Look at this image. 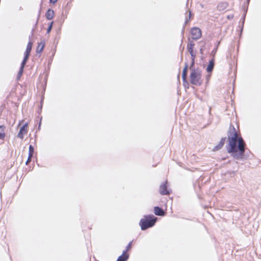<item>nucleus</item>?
Here are the masks:
<instances>
[{
    "mask_svg": "<svg viewBox=\"0 0 261 261\" xmlns=\"http://www.w3.org/2000/svg\"><path fill=\"white\" fill-rule=\"evenodd\" d=\"M191 34L192 39L197 40L201 36V31L198 28L193 27L191 29Z\"/></svg>",
    "mask_w": 261,
    "mask_h": 261,
    "instance_id": "nucleus-5",
    "label": "nucleus"
},
{
    "mask_svg": "<svg viewBox=\"0 0 261 261\" xmlns=\"http://www.w3.org/2000/svg\"><path fill=\"white\" fill-rule=\"evenodd\" d=\"M250 1V0H247V6L249 5Z\"/></svg>",
    "mask_w": 261,
    "mask_h": 261,
    "instance_id": "nucleus-34",
    "label": "nucleus"
},
{
    "mask_svg": "<svg viewBox=\"0 0 261 261\" xmlns=\"http://www.w3.org/2000/svg\"><path fill=\"white\" fill-rule=\"evenodd\" d=\"M219 44H220V41L217 42V45H216L215 47L213 49V50L211 53V56H212V57L213 58H215V56L217 51V49H218V46H219Z\"/></svg>",
    "mask_w": 261,
    "mask_h": 261,
    "instance_id": "nucleus-16",
    "label": "nucleus"
},
{
    "mask_svg": "<svg viewBox=\"0 0 261 261\" xmlns=\"http://www.w3.org/2000/svg\"><path fill=\"white\" fill-rule=\"evenodd\" d=\"M32 156H30V155H29L28 160H27V161L25 162V164L26 165H28L29 163L31 161Z\"/></svg>",
    "mask_w": 261,
    "mask_h": 261,
    "instance_id": "nucleus-27",
    "label": "nucleus"
},
{
    "mask_svg": "<svg viewBox=\"0 0 261 261\" xmlns=\"http://www.w3.org/2000/svg\"><path fill=\"white\" fill-rule=\"evenodd\" d=\"M203 46H201V48H200V53L202 55L203 54V50H204V48H203Z\"/></svg>",
    "mask_w": 261,
    "mask_h": 261,
    "instance_id": "nucleus-31",
    "label": "nucleus"
},
{
    "mask_svg": "<svg viewBox=\"0 0 261 261\" xmlns=\"http://www.w3.org/2000/svg\"><path fill=\"white\" fill-rule=\"evenodd\" d=\"M24 67V66H22L21 65L19 72H18L17 76V79H19L22 75L23 72Z\"/></svg>",
    "mask_w": 261,
    "mask_h": 261,
    "instance_id": "nucleus-18",
    "label": "nucleus"
},
{
    "mask_svg": "<svg viewBox=\"0 0 261 261\" xmlns=\"http://www.w3.org/2000/svg\"><path fill=\"white\" fill-rule=\"evenodd\" d=\"M40 125H41V121H40V122H39V127L40 126Z\"/></svg>",
    "mask_w": 261,
    "mask_h": 261,
    "instance_id": "nucleus-36",
    "label": "nucleus"
},
{
    "mask_svg": "<svg viewBox=\"0 0 261 261\" xmlns=\"http://www.w3.org/2000/svg\"><path fill=\"white\" fill-rule=\"evenodd\" d=\"M190 54V55L191 56L192 60H195V57H196V55L194 53H191Z\"/></svg>",
    "mask_w": 261,
    "mask_h": 261,
    "instance_id": "nucleus-28",
    "label": "nucleus"
},
{
    "mask_svg": "<svg viewBox=\"0 0 261 261\" xmlns=\"http://www.w3.org/2000/svg\"><path fill=\"white\" fill-rule=\"evenodd\" d=\"M215 65V58H212V59L209 61L208 64L206 67V71L208 73H211Z\"/></svg>",
    "mask_w": 261,
    "mask_h": 261,
    "instance_id": "nucleus-9",
    "label": "nucleus"
},
{
    "mask_svg": "<svg viewBox=\"0 0 261 261\" xmlns=\"http://www.w3.org/2000/svg\"><path fill=\"white\" fill-rule=\"evenodd\" d=\"M187 48H188V51L189 52L190 54L194 53L193 52V48L194 47H187Z\"/></svg>",
    "mask_w": 261,
    "mask_h": 261,
    "instance_id": "nucleus-29",
    "label": "nucleus"
},
{
    "mask_svg": "<svg viewBox=\"0 0 261 261\" xmlns=\"http://www.w3.org/2000/svg\"><path fill=\"white\" fill-rule=\"evenodd\" d=\"M34 147L32 145H30L29 147V155L30 156H33L34 153Z\"/></svg>",
    "mask_w": 261,
    "mask_h": 261,
    "instance_id": "nucleus-19",
    "label": "nucleus"
},
{
    "mask_svg": "<svg viewBox=\"0 0 261 261\" xmlns=\"http://www.w3.org/2000/svg\"><path fill=\"white\" fill-rule=\"evenodd\" d=\"M158 220V218L153 215H145L139 222V225L142 230H145L153 227Z\"/></svg>",
    "mask_w": 261,
    "mask_h": 261,
    "instance_id": "nucleus-2",
    "label": "nucleus"
},
{
    "mask_svg": "<svg viewBox=\"0 0 261 261\" xmlns=\"http://www.w3.org/2000/svg\"><path fill=\"white\" fill-rule=\"evenodd\" d=\"M168 181L166 180L160 186V193L162 195H168L171 193L170 189H168Z\"/></svg>",
    "mask_w": 261,
    "mask_h": 261,
    "instance_id": "nucleus-4",
    "label": "nucleus"
},
{
    "mask_svg": "<svg viewBox=\"0 0 261 261\" xmlns=\"http://www.w3.org/2000/svg\"><path fill=\"white\" fill-rule=\"evenodd\" d=\"M39 16H40V13H39V14H38V19H37L36 23H37L38 21V19H39Z\"/></svg>",
    "mask_w": 261,
    "mask_h": 261,
    "instance_id": "nucleus-35",
    "label": "nucleus"
},
{
    "mask_svg": "<svg viewBox=\"0 0 261 261\" xmlns=\"http://www.w3.org/2000/svg\"><path fill=\"white\" fill-rule=\"evenodd\" d=\"M5 128V127L4 126V125H0V129H1V130L4 129Z\"/></svg>",
    "mask_w": 261,
    "mask_h": 261,
    "instance_id": "nucleus-33",
    "label": "nucleus"
},
{
    "mask_svg": "<svg viewBox=\"0 0 261 261\" xmlns=\"http://www.w3.org/2000/svg\"><path fill=\"white\" fill-rule=\"evenodd\" d=\"M28 123L23 124L20 128L19 132L17 135V137L23 139L24 135L27 133Z\"/></svg>",
    "mask_w": 261,
    "mask_h": 261,
    "instance_id": "nucleus-6",
    "label": "nucleus"
},
{
    "mask_svg": "<svg viewBox=\"0 0 261 261\" xmlns=\"http://www.w3.org/2000/svg\"><path fill=\"white\" fill-rule=\"evenodd\" d=\"M46 18L48 20L52 19L54 17V11L51 9H48L45 14Z\"/></svg>",
    "mask_w": 261,
    "mask_h": 261,
    "instance_id": "nucleus-11",
    "label": "nucleus"
},
{
    "mask_svg": "<svg viewBox=\"0 0 261 261\" xmlns=\"http://www.w3.org/2000/svg\"><path fill=\"white\" fill-rule=\"evenodd\" d=\"M128 258L129 254L127 253L123 252L122 255L118 257L117 261H126Z\"/></svg>",
    "mask_w": 261,
    "mask_h": 261,
    "instance_id": "nucleus-12",
    "label": "nucleus"
},
{
    "mask_svg": "<svg viewBox=\"0 0 261 261\" xmlns=\"http://www.w3.org/2000/svg\"><path fill=\"white\" fill-rule=\"evenodd\" d=\"M195 64V60H192L191 65L190 66V70L191 71L196 70V68H195L194 66Z\"/></svg>",
    "mask_w": 261,
    "mask_h": 261,
    "instance_id": "nucleus-20",
    "label": "nucleus"
},
{
    "mask_svg": "<svg viewBox=\"0 0 261 261\" xmlns=\"http://www.w3.org/2000/svg\"><path fill=\"white\" fill-rule=\"evenodd\" d=\"M211 77V74H207L206 76V83H208L209 79Z\"/></svg>",
    "mask_w": 261,
    "mask_h": 261,
    "instance_id": "nucleus-30",
    "label": "nucleus"
},
{
    "mask_svg": "<svg viewBox=\"0 0 261 261\" xmlns=\"http://www.w3.org/2000/svg\"><path fill=\"white\" fill-rule=\"evenodd\" d=\"M188 68V65L187 63H185V67L182 70V79L183 81L184 85L186 86V84L188 85V83L187 81V70Z\"/></svg>",
    "mask_w": 261,
    "mask_h": 261,
    "instance_id": "nucleus-7",
    "label": "nucleus"
},
{
    "mask_svg": "<svg viewBox=\"0 0 261 261\" xmlns=\"http://www.w3.org/2000/svg\"><path fill=\"white\" fill-rule=\"evenodd\" d=\"M132 241L130 242L126 246V249L125 250H124L123 252H124L125 253H127V252L128 251H129L131 247H132Z\"/></svg>",
    "mask_w": 261,
    "mask_h": 261,
    "instance_id": "nucleus-21",
    "label": "nucleus"
},
{
    "mask_svg": "<svg viewBox=\"0 0 261 261\" xmlns=\"http://www.w3.org/2000/svg\"><path fill=\"white\" fill-rule=\"evenodd\" d=\"M32 45H33L32 42H31V41H29L27 44V48H26L25 51L24 53L25 54H27L29 55H30L31 49L32 48Z\"/></svg>",
    "mask_w": 261,
    "mask_h": 261,
    "instance_id": "nucleus-13",
    "label": "nucleus"
},
{
    "mask_svg": "<svg viewBox=\"0 0 261 261\" xmlns=\"http://www.w3.org/2000/svg\"><path fill=\"white\" fill-rule=\"evenodd\" d=\"M191 12L189 11V17L186 18V20H185V24L187 23L189 21V20L191 19Z\"/></svg>",
    "mask_w": 261,
    "mask_h": 261,
    "instance_id": "nucleus-26",
    "label": "nucleus"
},
{
    "mask_svg": "<svg viewBox=\"0 0 261 261\" xmlns=\"http://www.w3.org/2000/svg\"><path fill=\"white\" fill-rule=\"evenodd\" d=\"M247 11V8H246V9L245 10L244 14H243V17H242V25H243V26L244 23V22H245V17H246V15Z\"/></svg>",
    "mask_w": 261,
    "mask_h": 261,
    "instance_id": "nucleus-23",
    "label": "nucleus"
},
{
    "mask_svg": "<svg viewBox=\"0 0 261 261\" xmlns=\"http://www.w3.org/2000/svg\"><path fill=\"white\" fill-rule=\"evenodd\" d=\"M227 5L225 3H219L217 6V8L219 11L223 10L226 8Z\"/></svg>",
    "mask_w": 261,
    "mask_h": 261,
    "instance_id": "nucleus-14",
    "label": "nucleus"
},
{
    "mask_svg": "<svg viewBox=\"0 0 261 261\" xmlns=\"http://www.w3.org/2000/svg\"><path fill=\"white\" fill-rule=\"evenodd\" d=\"M53 23H54V22H53V21H52V22L49 24V25H48V28H47V31H46V33H47V34H49V33L50 32V31H51V29H52V28H53Z\"/></svg>",
    "mask_w": 261,
    "mask_h": 261,
    "instance_id": "nucleus-22",
    "label": "nucleus"
},
{
    "mask_svg": "<svg viewBox=\"0 0 261 261\" xmlns=\"http://www.w3.org/2000/svg\"><path fill=\"white\" fill-rule=\"evenodd\" d=\"M225 140H226V137L222 138L220 140L219 144L214 147L213 150L217 151V150L220 149L223 146V145L225 143Z\"/></svg>",
    "mask_w": 261,
    "mask_h": 261,
    "instance_id": "nucleus-10",
    "label": "nucleus"
},
{
    "mask_svg": "<svg viewBox=\"0 0 261 261\" xmlns=\"http://www.w3.org/2000/svg\"><path fill=\"white\" fill-rule=\"evenodd\" d=\"M190 83L191 84L199 86L203 83V79L202 78V70L197 68L196 70L191 71L190 75Z\"/></svg>",
    "mask_w": 261,
    "mask_h": 261,
    "instance_id": "nucleus-3",
    "label": "nucleus"
},
{
    "mask_svg": "<svg viewBox=\"0 0 261 261\" xmlns=\"http://www.w3.org/2000/svg\"><path fill=\"white\" fill-rule=\"evenodd\" d=\"M5 137V134L4 133V130L3 129L2 130L0 131V139H3Z\"/></svg>",
    "mask_w": 261,
    "mask_h": 261,
    "instance_id": "nucleus-25",
    "label": "nucleus"
},
{
    "mask_svg": "<svg viewBox=\"0 0 261 261\" xmlns=\"http://www.w3.org/2000/svg\"><path fill=\"white\" fill-rule=\"evenodd\" d=\"M227 135L228 152L236 160H244L246 143L242 137L239 136L233 126L230 127Z\"/></svg>",
    "mask_w": 261,
    "mask_h": 261,
    "instance_id": "nucleus-1",
    "label": "nucleus"
},
{
    "mask_svg": "<svg viewBox=\"0 0 261 261\" xmlns=\"http://www.w3.org/2000/svg\"><path fill=\"white\" fill-rule=\"evenodd\" d=\"M44 45H45L44 43L40 42V43H39L37 47L36 52L37 53H41L44 47Z\"/></svg>",
    "mask_w": 261,
    "mask_h": 261,
    "instance_id": "nucleus-15",
    "label": "nucleus"
},
{
    "mask_svg": "<svg viewBox=\"0 0 261 261\" xmlns=\"http://www.w3.org/2000/svg\"><path fill=\"white\" fill-rule=\"evenodd\" d=\"M154 213L155 215L159 216H164L165 215V212L164 210L158 206L154 207Z\"/></svg>",
    "mask_w": 261,
    "mask_h": 261,
    "instance_id": "nucleus-8",
    "label": "nucleus"
},
{
    "mask_svg": "<svg viewBox=\"0 0 261 261\" xmlns=\"http://www.w3.org/2000/svg\"><path fill=\"white\" fill-rule=\"evenodd\" d=\"M57 1L58 0H49L50 3H53V4H55V3H56L57 2Z\"/></svg>",
    "mask_w": 261,
    "mask_h": 261,
    "instance_id": "nucleus-32",
    "label": "nucleus"
},
{
    "mask_svg": "<svg viewBox=\"0 0 261 261\" xmlns=\"http://www.w3.org/2000/svg\"><path fill=\"white\" fill-rule=\"evenodd\" d=\"M182 33H184V28H183V29H182Z\"/></svg>",
    "mask_w": 261,
    "mask_h": 261,
    "instance_id": "nucleus-37",
    "label": "nucleus"
},
{
    "mask_svg": "<svg viewBox=\"0 0 261 261\" xmlns=\"http://www.w3.org/2000/svg\"><path fill=\"white\" fill-rule=\"evenodd\" d=\"M194 46H195V43L193 41H189L188 45H187V47H194Z\"/></svg>",
    "mask_w": 261,
    "mask_h": 261,
    "instance_id": "nucleus-24",
    "label": "nucleus"
},
{
    "mask_svg": "<svg viewBox=\"0 0 261 261\" xmlns=\"http://www.w3.org/2000/svg\"><path fill=\"white\" fill-rule=\"evenodd\" d=\"M29 56L30 55L24 54L23 59L21 63V65L25 66V64L29 59Z\"/></svg>",
    "mask_w": 261,
    "mask_h": 261,
    "instance_id": "nucleus-17",
    "label": "nucleus"
}]
</instances>
